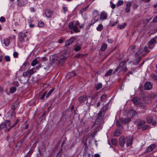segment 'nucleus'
<instances>
[{
	"label": "nucleus",
	"instance_id": "nucleus-1",
	"mask_svg": "<svg viewBox=\"0 0 157 157\" xmlns=\"http://www.w3.org/2000/svg\"><path fill=\"white\" fill-rule=\"evenodd\" d=\"M150 51V50L148 49V47L145 46L143 49L140 48L136 53V56H137L141 54L143 56H144L147 54Z\"/></svg>",
	"mask_w": 157,
	"mask_h": 157
},
{
	"label": "nucleus",
	"instance_id": "nucleus-2",
	"mask_svg": "<svg viewBox=\"0 0 157 157\" xmlns=\"http://www.w3.org/2000/svg\"><path fill=\"white\" fill-rule=\"evenodd\" d=\"M157 36H155L154 38H151V40L149 41L147 44L149 48L152 49L154 48L155 44L157 43Z\"/></svg>",
	"mask_w": 157,
	"mask_h": 157
},
{
	"label": "nucleus",
	"instance_id": "nucleus-3",
	"mask_svg": "<svg viewBox=\"0 0 157 157\" xmlns=\"http://www.w3.org/2000/svg\"><path fill=\"white\" fill-rule=\"evenodd\" d=\"M36 72V69L34 67H33L31 69L24 72L23 73L22 75L24 77H27L29 78L30 77L31 75Z\"/></svg>",
	"mask_w": 157,
	"mask_h": 157
},
{
	"label": "nucleus",
	"instance_id": "nucleus-4",
	"mask_svg": "<svg viewBox=\"0 0 157 157\" xmlns=\"http://www.w3.org/2000/svg\"><path fill=\"white\" fill-rule=\"evenodd\" d=\"M102 121H101L98 119H96L95 122L92 125L91 128H101V124L102 123Z\"/></svg>",
	"mask_w": 157,
	"mask_h": 157
},
{
	"label": "nucleus",
	"instance_id": "nucleus-5",
	"mask_svg": "<svg viewBox=\"0 0 157 157\" xmlns=\"http://www.w3.org/2000/svg\"><path fill=\"white\" fill-rule=\"evenodd\" d=\"M132 101L135 105H138L142 107H145L144 105L140 102V99L136 97L133 98Z\"/></svg>",
	"mask_w": 157,
	"mask_h": 157
},
{
	"label": "nucleus",
	"instance_id": "nucleus-6",
	"mask_svg": "<svg viewBox=\"0 0 157 157\" xmlns=\"http://www.w3.org/2000/svg\"><path fill=\"white\" fill-rule=\"evenodd\" d=\"M145 123L144 121H141L140 119H137L135 121V124H137V128L140 129L142 127V126Z\"/></svg>",
	"mask_w": 157,
	"mask_h": 157
},
{
	"label": "nucleus",
	"instance_id": "nucleus-7",
	"mask_svg": "<svg viewBox=\"0 0 157 157\" xmlns=\"http://www.w3.org/2000/svg\"><path fill=\"white\" fill-rule=\"evenodd\" d=\"M153 86V84L148 81L146 82L144 84V88L145 90H151Z\"/></svg>",
	"mask_w": 157,
	"mask_h": 157
},
{
	"label": "nucleus",
	"instance_id": "nucleus-8",
	"mask_svg": "<svg viewBox=\"0 0 157 157\" xmlns=\"http://www.w3.org/2000/svg\"><path fill=\"white\" fill-rule=\"evenodd\" d=\"M125 64L126 62L125 61L121 62L119 65L118 66V69L120 68V70H122L124 71H126L127 70V68Z\"/></svg>",
	"mask_w": 157,
	"mask_h": 157
},
{
	"label": "nucleus",
	"instance_id": "nucleus-9",
	"mask_svg": "<svg viewBox=\"0 0 157 157\" xmlns=\"http://www.w3.org/2000/svg\"><path fill=\"white\" fill-rule=\"evenodd\" d=\"M17 5L19 7L25 6L28 3L27 0H17Z\"/></svg>",
	"mask_w": 157,
	"mask_h": 157
},
{
	"label": "nucleus",
	"instance_id": "nucleus-10",
	"mask_svg": "<svg viewBox=\"0 0 157 157\" xmlns=\"http://www.w3.org/2000/svg\"><path fill=\"white\" fill-rule=\"evenodd\" d=\"M19 41L21 43H23L25 42L24 40V38L26 37V34L22 32H20L19 35Z\"/></svg>",
	"mask_w": 157,
	"mask_h": 157
},
{
	"label": "nucleus",
	"instance_id": "nucleus-11",
	"mask_svg": "<svg viewBox=\"0 0 157 157\" xmlns=\"http://www.w3.org/2000/svg\"><path fill=\"white\" fill-rule=\"evenodd\" d=\"M137 114V112L133 109L129 110L127 113V116L129 117H133Z\"/></svg>",
	"mask_w": 157,
	"mask_h": 157
},
{
	"label": "nucleus",
	"instance_id": "nucleus-12",
	"mask_svg": "<svg viewBox=\"0 0 157 157\" xmlns=\"http://www.w3.org/2000/svg\"><path fill=\"white\" fill-rule=\"evenodd\" d=\"M78 100L80 103H83L87 100V96L86 95L80 96L78 98Z\"/></svg>",
	"mask_w": 157,
	"mask_h": 157
},
{
	"label": "nucleus",
	"instance_id": "nucleus-13",
	"mask_svg": "<svg viewBox=\"0 0 157 157\" xmlns=\"http://www.w3.org/2000/svg\"><path fill=\"white\" fill-rule=\"evenodd\" d=\"M119 120L122 123L125 124L126 123H128L130 122L131 121V118L130 117L128 118H119Z\"/></svg>",
	"mask_w": 157,
	"mask_h": 157
},
{
	"label": "nucleus",
	"instance_id": "nucleus-14",
	"mask_svg": "<svg viewBox=\"0 0 157 157\" xmlns=\"http://www.w3.org/2000/svg\"><path fill=\"white\" fill-rule=\"evenodd\" d=\"M75 40V38L73 36L71 37L68 40L66 41L65 46H67L71 45Z\"/></svg>",
	"mask_w": 157,
	"mask_h": 157
},
{
	"label": "nucleus",
	"instance_id": "nucleus-15",
	"mask_svg": "<svg viewBox=\"0 0 157 157\" xmlns=\"http://www.w3.org/2000/svg\"><path fill=\"white\" fill-rule=\"evenodd\" d=\"M125 143V139L124 136H121L119 139V144L121 147H123Z\"/></svg>",
	"mask_w": 157,
	"mask_h": 157
},
{
	"label": "nucleus",
	"instance_id": "nucleus-16",
	"mask_svg": "<svg viewBox=\"0 0 157 157\" xmlns=\"http://www.w3.org/2000/svg\"><path fill=\"white\" fill-rule=\"evenodd\" d=\"M155 147V145L154 144H151L146 149L145 152L148 153L152 151Z\"/></svg>",
	"mask_w": 157,
	"mask_h": 157
},
{
	"label": "nucleus",
	"instance_id": "nucleus-17",
	"mask_svg": "<svg viewBox=\"0 0 157 157\" xmlns=\"http://www.w3.org/2000/svg\"><path fill=\"white\" fill-rule=\"evenodd\" d=\"M107 13L104 11H103L100 14V19L102 21L104 20L107 18Z\"/></svg>",
	"mask_w": 157,
	"mask_h": 157
},
{
	"label": "nucleus",
	"instance_id": "nucleus-18",
	"mask_svg": "<svg viewBox=\"0 0 157 157\" xmlns=\"http://www.w3.org/2000/svg\"><path fill=\"white\" fill-rule=\"evenodd\" d=\"M68 57V54L64 55L60 59L59 61V63H63L65 62V59H67Z\"/></svg>",
	"mask_w": 157,
	"mask_h": 157
},
{
	"label": "nucleus",
	"instance_id": "nucleus-19",
	"mask_svg": "<svg viewBox=\"0 0 157 157\" xmlns=\"http://www.w3.org/2000/svg\"><path fill=\"white\" fill-rule=\"evenodd\" d=\"M104 113L103 112H99L98 114L97 119H98L101 121H103L104 115Z\"/></svg>",
	"mask_w": 157,
	"mask_h": 157
},
{
	"label": "nucleus",
	"instance_id": "nucleus-20",
	"mask_svg": "<svg viewBox=\"0 0 157 157\" xmlns=\"http://www.w3.org/2000/svg\"><path fill=\"white\" fill-rule=\"evenodd\" d=\"M45 13L46 16L48 18H50L51 17L53 12L49 10H47L45 11Z\"/></svg>",
	"mask_w": 157,
	"mask_h": 157
},
{
	"label": "nucleus",
	"instance_id": "nucleus-21",
	"mask_svg": "<svg viewBox=\"0 0 157 157\" xmlns=\"http://www.w3.org/2000/svg\"><path fill=\"white\" fill-rule=\"evenodd\" d=\"M132 142V138L130 136L127 139L126 141V145L127 146H131Z\"/></svg>",
	"mask_w": 157,
	"mask_h": 157
},
{
	"label": "nucleus",
	"instance_id": "nucleus-22",
	"mask_svg": "<svg viewBox=\"0 0 157 157\" xmlns=\"http://www.w3.org/2000/svg\"><path fill=\"white\" fill-rule=\"evenodd\" d=\"M99 19L98 18L96 19V18H95L94 17V18L92 19L91 22V23L89 25V27L92 25H93L95 23L98 21Z\"/></svg>",
	"mask_w": 157,
	"mask_h": 157
},
{
	"label": "nucleus",
	"instance_id": "nucleus-23",
	"mask_svg": "<svg viewBox=\"0 0 157 157\" xmlns=\"http://www.w3.org/2000/svg\"><path fill=\"white\" fill-rule=\"evenodd\" d=\"M109 102L106 105H105L103 107L102 109V111H100L101 112H103L105 114V113L106 112L109 107Z\"/></svg>",
	"mask_w": 157,
	"mask_h": 157
},
{
	"label": "nucleus",
	"instance_id": "nucleus-24",
	"mask_svg": "<svg viewBox=\"0 0 157 157\" xmlns=\"http://www.w3.org/2000/svg\"><path fill=\"white\" fill-rule=\"evenodd\" d=\"M107 47V44L105 43L101 45L100 50L102 51H104L106 49Z\"/></svg>",
	"mask_w": 157,
	"mask_h": 157
},
{
	"label": "nucleus",
	"instance_id": "nucleus-25",
	"mask_svg": "<svg viewBox=\"0 0 157 157\" xmlns=\"http://www.w3.org/2000/svg\"><path fill=\"white\" fill-rule=\"evenodd\" d=\"M10 40L8 39H4L3 43L6 46H7L10 44Z\"/></svg>",
	"mask_w": 157,
	"mask_h": 157
},
{
	"label": "nucleus",
	"instance_id": "nucleus-26",
	"mask_svg": "<svg viewBox=\"0 0 157 157\" xmlns=\"http://www.w3.org/2000/svg\"><path fill=\"white\" fill-rule=\"evenodd\" d=\"M75 32L78 33L80 32V30L78 29V26L74 25L73 28L72 29Z\"/></svg>",
	"mask_w": 157,
	"mask_h": 157
},
{
	"label": "nucleus",
	"instance_id": "nucleus-27",
	"mask_svg": "<svg viewBox=\"0 0 157 157\" xmlns=\"http://www.w3.org/2000/svg\"><path fill=\"white\" fill-rule=\"evenodd\" d=\"M23 140L24 139L21 140L18 142L17 144L16 147H18L19 148L23 144Z\"/></svg>",
	"mask_w": 157,
	"mask_h": 157
},
{
	"label": "nucleus",
	"instance_id": "nucleus-28",
	"mask_svg": "<svg viewBox=\"0 0 157 157\" xmlns=\"http://www.w3.org/2000/svg\"><path fill=\"white\" fill-rule=\"evenodd\" d=\"M93 13L94 14V17L95 18H97L99 15L98 12L97 10H94Z\"/></svg>",
	"mask_w": 157,
	"mask_h": 157
},
{
	"label": "nucleus",
	"instance_id": "nucleus-29",
	"mask_svg": "<svg viewBox=\"0 0 157 157\" xmlns=\"http://www.w3.org/2000/svg\"><path fill=\"white\" fill-rule=\"evenodd\" d=\"M103 26L101 24H99L97 27V30L99 31H101L103 29Z\"/></svg>",
	"mask_w": 157,
	"mask_h": 157
},
{
	"label": "nucleus",
	"instance_id": "nucleus-30",
	"mask_svg": "<svg viewBox=\"0 0 157 157\" xmlns=\"http://www.w3.org/2000/svg\"><path fill=\"white\" fill-rule=\"evenodd\" d=\"M113 72V71L111 69H110L105 74V76L106 77H108Z\"/></svg>",
	"mask_w": 157,
	"mask_h": 157
},
{
	"label": "nucleus",
	"instance_id": "nucleus-31",
	"mask_svg": "<svg viewBox=\"0 0 157 157\" xmlns=\"http://www.w3.org/2000/svg\"><path fill=\"white\" fill-rule=\"evenodd\" d=\"M106 98V95L105 94H102L100 98L101 101H105Z\"/></svg>",
	"mask_w": 157,
	"mask_h": 157
},
{
	"label": "nucleus",
	"instance_id": "nucleus-32",
	"mask_svg": "<svg viewBox=\"0 0 157 157\" xmlns=\"http://www.w3.org/2000/svg\"><path fill=\"white\" fill-rule=\"evenodd\" d=\"M98 95V94L96 93V94L92 96V101L91 103L93 102V101H94L95 100H96L98 99V98L97 97Z\"/></svg>",
	"mask_w": 157,
	"mask_h": 157
},
{
	"label": "nucleus",
	"instance_id": "nucleus-33",
	"mask_svg": "<svg viewBox=\"0 0 157 157\" xmlns=\"http://www.w3.org/2000/svg\"><path fill=\"white\" fill-rule=\"evenodd\" d=\"M102 87V84L101 83H99L96 86V89L97 90H99L101 89Z\"/></svg>",
	"mask_w": 157,
	"mask_h": 157
},
{
	"label": "nucleus",
	"instance_id": "nucleus-34",
	"mask_svg": "<svg viewBox=\"0 0 157 157\" xmlns=\"http://www.w3.org/2000/svg\"><path fill=\"white\" fill-rule=\"evenodd\" d=\"M4 123L6 124V128L10 126L11 123V122L9 120L5 121V122Z\"/></svg>",
	"mask_w": 157,
	"mask_h": 157
},
{
	"label": "nucleus",
	"instance_id": "nucleus-35",
	"mask_svg": "<svg viewBox=\"0 0 157 157\" xmlns=\"http://www.w3.org/2000/svg\"><path fill=\"white\" fill-rule=\"evenodd\" d=\"M111 142L113 145H116L117 144V140L116 139H112L111 140Z\"/></svg>",
	"mask_w": 157,
	"mask_h": 157
},
{
	"label": "nucleus",
	"instance_id": "nucleus-36",
	"mask_svg": "<svg viewBox=\"0 0 157 157\" xmlns=\"http://www.w3.org/2000/svg\"><path fill=\"white\" fill-rule=\"evenodd\" d=\"M38 63V61L36 59H34L32 62L31 65L32 66H35Z\"/></svg>",
	"mask_w": 157,
	"mask_h": 157
},
{
	"label": "nucleus",
	"instance_id": "nucleus-37",
	"mask_svg": "<svg viewBox=\"0 0 157 157\" xmlns=\"http://www.w3.org/2000/svg\"><path fill=\"white\" fill-rule=\"evenodd\" d=\"M55 89L54 88H52L50 91L48 92V94H46V97H48L53 92L54 90Z\"/></svg>",
	"mask_w": 157,
	"mask_h": 157
},
{
	"label": "nucleus",
	"instance_id": "nucleus-38",
	"mask_svg": "<svg viewBox=\"0 0 157 157\" xmlns=\"http://www.w3.org/2000/svg\"><path fill=\"white\" fill-rule=\"evenodd\" d=\"M89 6L88 5L87 6H86V7H85V8L82 9H81L80 10V12L81 13H82L84 11L88 9V8H89Z\"/></svg>",
	"mask_w": 157,
	"mask_h": 157
},
{
	"label": "nucleus",
	"instance_id": "nucleus-39",
	"mask_svg": "<svg viewBox=\"0 0 157 157\" xmlns=\"http://www.w3.org/2000/svg\"><path fill=\"white\" fill-rule=\"evenodd\" d=\"M147 122L148 123H151L152 121V118L150 117H148L147 118Z\"/></svg>",
	"mask_w": 157,
	"mask_h": 157
},
{
	"label": "nucleus",
	"instance_id": "nucleus-40",
	"mask_svg": "<svg viewBox=\"0 0 157 157\" xmlns=\"http://www.w3.org/2000/svg\"><path fill=\"white\" fill-rule=\"evenodd\" d=\"M74 47V50L75 51H78L81 49V47L80 46L75 45Z\"/></svg>",
	"mask_w": 157,
	"mask_h": 157
},
{
	"label": "nucleus",
	"instance_id": "nucleus-41",
	"mask_svg": "<svg viewBox=\"0 0 157 157\" xmlns=\"http://www.w3.org/2000/svg\"><path fill=\"white\" fill-rule=\"evenodd\" d=\"M151 78L157 81V75L155 74H152L151 75Z\"/></svg>",
	"mask_w": 157,
	"mask_h": 157
},
{
	"label": "nucleus",
	"instance_id": "nucleus-42",
	"mask_svg": "<svg viewBox=\"0 0 157 157\" xmlns=\"http://www.w3.org/2000/svg\"><path fill=\"white\" fill-rule=\"evenodd\" d=\"M5 128H6V125L5 123H2L0 125V128L2 129Z\"/></svg>",
	"mask_w": 157,
	"mask_h": 157
},
{
	"label": "nucleus",
	"instance_id": "nucleus-43",
	"mask_svg": "<svg viewBox=\"0 0 157 157\" xmlns=\"http://www.w3.org/2000/svg\"><path fill=\"white\" fill-rule=\"evenodd\" d=\"M126 23H124L122 25H118V27L120 29H124L126 26Z\"/></svg>",
	"mask_w": 157,
	"mask_h": 157
},
{
	"label": "nucleus",
	"instance_id": "nucleus-44",
	"mask_svg": "<svg viewBox=\"0 0 157 157\" xmlns=\"http://www.w3.org/2000/svg\"><path fill=\"white\" fill-rule=\"evenodd\" d=\"M17 124L15 122L12 125H11L9 128H8L7 129V131L8 132L9 131L13 128L15 127L16 125Z\"/></svg>",
	"mask_w": 157,
	"mask_h": 157
},
{
	"label": "nucleus",
	"instance_id": "nucleus-45",
	"mask_svg": "<svg viewBox=\"0 0 157 157\" xmlns=\"http://www.w3.org/2000/svg\"><path fill=\"white\" fill-rule=\"evenodd\" d=\"M74 25V22H70L68 25L69 28L70 29H72L73 28Z\"/></svg>",
	"mask_w": 157,
	"mask_h": 157
},
{
	"label": "nucleus",
	"instance_id": "nucleus-46",
	"mask_svg": "<svg viewBox=\"0 0 157 157\" xmlns=\"http://www.w3.org/2000/svg\"><path fill=\"white\" fill-rule=\"evenodd\" d=\"M5 59L6 62H9L10 60V57L8 56H5Z\"/></svg>",
	"mask_w": 157,
	"mask_h": 157
},
{
	"label": "nucleus",
	"instance_id": "nucleus-47",
	"mask_svg": "<svg viewBox=\"0 0 157 157\" xmlns=\"http://www.w3.org/2000/svg\"><path fill=\"white\" fill-rule=\"evenodd\" d=\"M38 25L39 27H43L44 25V23L42 21H39L38 23Z\"/></svg>",
	"mask_w": 157,
	"mask_h": 157
},
{
	"label": "nucleus",
	"instance_id": "nucleus-48",
	"mask_svg": "<svg viewBox=\"0 0 157 157\" xmlns=\"http://www.w3.org/2000/svg\"><path fill=\"white\" fill-rule=\"evenodd\" d=\"M46 94H47V92H45L43 93V94L40 97V100H44V98L46 95Z\"/></svg>",
	"mask_w": 157,
	"mask_h": 157
},
{
	"label": "nucleus",
	"instance_id": "nucleus-49",
	"mask_svg": "<svg viewBox=\"0 0 157 157\" xmlns=\"http://www.w3.org/2000/svg\"><path fill=\"white\" fill-rule=\"evenodd\" d=\"M16 88L15 87H13L10 89V92L11 93H13L16 91Z\"/></svg>",
	"mask_w": 157,
	"mask_h": 157
},
{
	"label": "nucleus",
	"instance_id": "nucleus-50",
	"mask_svg": "<svg viewBox=\"0 0 157 157\" xmlns=\"http://www.w3.org/2000/svg\"><path fill=\"white\" fill-rule=\"evenodd\" d=\"M84 56V55L82 54H78L75 57L77 58H82Z\"/></svg>",
	"mask_w": 157,
	"mask_h": 157
},
{
	"label": "nucleus",
	"instance_id": "nucleus-51",
	"mask_svg": "<svg viewBox=\"0 0 157 157\" xmlns=\"http://www.w3.org/2000/svg\"><path fill=\"white\" fill-rule=\"evenodd\" d=\"M136 57H138V58L136 59V61L137 63L138 64V63L140 62V61L141 59V57L140 56H136Z\"/></svg>",
	"mask_w": 157,
	"mask_h": 157
},
{
	"label": "nucleus",
	"instance_id": "nucleus-52",
	"mask_svg": "<svg viewBox=\"0 0 157 157\" xmlns=\"http://www.w3.org/2000/svg\"><path fill=\"white\" fill-rule=\"evenodd\" d=\"M110 3L111 4V7L112 9H114L115 8L116 5L114 4L113 3V2L112 1H110Z\"/></svg>",
	"mask_w": 157,
	"mask_h": 157
},
{
	"label": "nucleus",
	"instance_id": "nucleus-53",
	"mask_svg": "<svg viewBox=\"0 0 157 157\" xmlns=\"http://www.w3.org/2000/svg\"><path fill=\"white\" fill-rule=\"evenodd\" d=\"M6 21V19L5 18L3 17H1L0 18V21L1 22H4Z\"/></svg>",
	"mask_w": 157,
	"mask_h": 157
},
{
	"label": "nucleus",
	"instance_id": "nucleus-54",
	"mask_svg": "<svg viewBox=\"0 0 157 157\" xmlns=\"http://www.w3.org/2000/svg\"><path fill=\"white\" fill-rule=\"evenodd\" d=\"M18 53L16 52H14L13 53V56L14 58H17L18 56Z\"/></svg>",
	"mask_w": 157,
	"mask_h": 157
},
{
	"label": "nucleus",
	"instance_id": "nucleus-55",
	"mask_svg": "<svg viewBox=\"0 0 157 157\" xmlns=\"http://www.w3.org/2000/svg\"><path fill=\"white\" fill-rule=\"evenodd\" d=\"M63 13L65 14L66 13L67 11V7H63Z\"/></svg>",
	"mask_w": 157,
	"mask_h": 157
},
{
	"label": "nucleus",
	"instance_id": "nucleus-56",
	"mask_svg": "<svg viewBox=\"0 0 157 157\" xmlns=\"http://www.w3.org/2000/svg\"><path fill=\"white\" fill-rule=\"evenodd\" d=\"M74 25L78 26H79L80 25V23H79V21H75V24H74Z\"/></svg>",
	"mask_w": 157,
	"mask_h": 157
},
{
	"label": "nucleus",
	"instance_id": "nucleus-57",
	"mask_svg": "<svg viewBox=\"0 0 157 157\" xmlns=\"http://www.w3.org/2000/svg\"><path fill=\"white\" fill-rule=\"evenodd\" d=\"M96 129H97V130H95L94 131V132H93V134H96L97 132L100 130V129H101V128H100L99 127V128H96Z\"/></svg>",
	"mask_w": 157,
	"mask_h": 157
},
{
	"label": "nucleus",
	"instance_id": "nucleus-58",
	"mask_svg": "<svg viewBox=\"0 0 157 157\" xmlns=\"http://www.w3.org/2000/svg\"><path fill=\"white\" fill-rule=\"evenodd\" d=\"M149 127V126L148 125H145L143 127H142V129L143 130H146Z\"/></svg>",
	"mask_w": 157,
	"mask_h": 157
},
{
	"label": "nucleus",
	"instance_id": "nucleus-59",
	"mask_svg": "<svg viewBox=\"0 0 157 157\" xmlns=\"http://www.w3.org/2000/svg\"><path fill=\"white\" fill-rule=\"evenodd\" d=\"M69 75L71 77H72L75 75V73L74 72H72L69 73Z\"/></svg>",
	"mask_w": 157,
	"mask_h": 157
},
{
	"label": "nucleus",
	"instance_id": "nucleus-60",
	"mask_svg": "<svg viewBox=\"0 0 157 157\" xmlns=\"http://www.w3.org/2000/svg\"><path fill=\"white\" fill-rule=\"evenodd\" d=\"M113 136H118V130H117V129L115 131L114 133Z\"/></svg>",
	"mask_w": 157,
	"mask_h": 157
},
{
	"label": "nucleus",
	"instance_id": "nucleus-61",
	"mask_svg": "<svg viewBox=\"0 0 157 157\" xmlns=\"http://www.w3.org/2000/svg\"><path fill=\"white\" fill-rule=\"evenodd\" d=\"M136 47V45H132V46H131L130 47V48L131 50H132L134 49Z\"/></svg>",
	"mask_w": 157,
	"mask_h": 157
},
{
	"label": "nucleus",
	"instance_id": "nucleus-62",
	"mask_svg": "<svg viewBox=\"0 0 157 157\" xmlns=\"http://www.w3.org/2000/svg\"><path fill=\"white\" fill-rule=\"evenodd\" d=\"M123 1L122 0L118 1V6H121L123 4Z\"/></svg>",
	"mask_w": 157,
	"mask_h": 157
},
{
	"label": "nucleus",
	"instance_id": "nucleus-63",
	"mask_svg": "<svg viewBox=\"0 0 157 157\" xmlns=\"http://www.w3.org/2000/svg\"><path fill=\"white\" fill-rule=\"evenodd\" d=\"M153 22H157V15L154 18V19L153 20Z\"/></svg>",
	"mask_w": 157,
	"mask_h": 157
},
{
	"label": "nucleus",
	"instance_id": "nucleus-64",
	"mask_svg": "<svg viewBox=\"0 0 157 157\" xmlns=\"http://www.w3.org/2000/svg\"><path fill=\"white\" fill-rule=\"evenodd\" d=\"M61 154L60 153V151L57 154L56 157H61Z\"/></svg>",
	"mask_w": 157,
	"mask_h": 157
}]
</instances>
